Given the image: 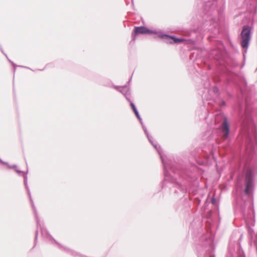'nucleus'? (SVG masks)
Here are the masks:
<instances>
[{
    "instance_id": "obj_1",
    "label": "nucleus",
    "mask_w": 257,
    "mask_h": 257,
    "mask_svg": "<svg viewBox=\"0 0 257 257\" xmlns=\"http://www.w3.org/2000/svg\"><path fill=\"white\" fill-rule=\"evenodd\" d=\"M25 185H26V188L28 189L29 199H30V202L31 203V205H32V208H33L34 213L35 214V218L37 220V227L38 228L39 227L40 228V229L41 230L42 235L44 237H45L47 238H49L50 239L53 240L58 245V246L60 248H63V249L64 251L68 252V253H70V254L74 255L75 256H80V255L78 253L76 252V251L72 250L69 248H68L66 247L63 246L61 244H60L59 242H58L54 238H53L52 236H51L50 235V234L49 233L48 231L43 226L41 225V224H40V220L38 219V214H37V212L36 211V207L34 205V202H33L32 197H31L30 189H29V188L27 186V177H26V176H25Z\"/></svg>"
},
{
    "instance_id": "obj_2",
    "label": "nucleus",
    "mask_w": 257,
    "mask_h": 257,
    "mask_svg": "<svg viewBox=\"0 0 257 257\" xmlns=\"http://www.w3.org/2000/svg\"><path fill=\"white\" fill-rule=\"evenodd\" d=\"M142 127L149 142L153 146L154 148L157 150V151L158 152L160 156V158L161 159L164 168V181H168L172 183H175L176 179V178H175L174 176H171L170 175V173L171 172H173L174 174H176V172L173 169L172 167L170 166L168 164H166L165 162V160L164 158H163L160 147L158 146V144L157 143L154 142V141H153V138L149 135L147 128L144 125H143Z\"/></svg>"
},
{
    "instance_id": "obj_3",
    "label": "nucleus",
    "mask_w": 257,
    "mask_h": 257,
    "mask_svg": "<svg viewBox=\"0 0 257 257\" xmlns=\"http://www.w3.org/2000/svg\"><path fill=\"white\" fill-rule=\"evenodd\" d=\"M251 35L250 27L247 25L244 26L240 33V44L242 48L244 49L243 52L244 57H245V53L249 46Z\"/></svg>"
},
{
    "instance_id": "obj_4",
    "label": "nucleus",
    "mask_w": 257,
    "mask_h": 257,
    "mask_svg": "<svg viewBox=\"0 0 257 257\" xmlns=\"http://www.w3.org/2000/svg\"><path fill=\"white\" fill-rule=\"evenodd\" d=\"M159 32L160 31L156 30H150L149 29L145 27H136L134 32L132 33L133 40L135 41L136 40V35L139 34H158L159 35Z\"/></svg>"
},
{
    "instance_id": "obj_5",
    "label": "nucleus",
    "mask_w": 257,
    "mask_h": 257,
    "mask_svg": "<svg viewBox=\"0 0 257 257\" xmlns=\"http://www.w3.org/2000/svg\"><path fill=\"white\" fill-rule=\"evenodd\" d=\"M253 172L251 170L247 171L245 177L246 186L245 189V193L247 195H249L250 190L253 186Z\"/></svg>"
},
{
    "instance_id": "obj_6",
    "label": "nucleus",
    "mask_w": 257,
    "mask_h": 257,
    "mask_svg": "<svg viewBox=\"0 0 257 257\" xmlns=\"http://www.w3.org/2000/svg\"><path fill=\"white\" fill-rule=\"evenodd\" d=\"M159 37L166 40L167 43L170 44H178L183 42L184 41H185V40L184 39L178 38L174 36H171L167 34H164L162 33V31H160L159 32Z\"/></svg>"
},
{
    "instance_id": "obj_7",
    "label": "nucleus",
    "mask_w": 257,
    "mask_h": 257,
    "mask_svg": "<svg viewBox=\"0 0 257 257\" xmlns=\"http://www.w3.org/2000/svg\"><path fill=\"white\" fill-rule=\"evenodd\" d=\"M114 88L122 93L125 96L128 101L131 102V92L130 88L127 86H114Z\"/></svg>"
},
{
    "instance_id": "obj_8",
    "label": "nucleus",
    "mask_w": 257,
    "mask_h": 257,
    "mask_svg": "<svg viewBox=\"0 0 257 257\" xmlns=\"http://www.w3.org/2000/svg\"><path fill=\"white\" fill-rule=\"evenodd\" d=\"M0 163H1L3 164L7 165L9 169H15V171L19 175H21V174H23V177H24V180H25V176H26V177H27V185H28V177H27V174H28V169L27 170L26 173H24L23 172H22V171L17 169V166L16 165H10L8 164V163H7L6 162L3 161L1 159H0ZM24 182H25V181H24ZM24 185H25V183H24ZM25 186H26V185H25ZM27 186H28V185H27ZM25 188L26 189L28 195H29L28 189L26 188V187H25ZM28 188L29 189V188Z\"/></svg>"
},
{
    "instance_id": "obj_9",
    "label": "nucleus",
    "mask_w": 257,
    "mask_h": 257,
    "mask_svg": "<svg viewBox=\"0 0 257 257\" xmlns=\"http://www.w3.org/2000/svg\"><path fill=\"white\" fill-rule=\"evenodd\" d=\"M221 129L222 132L224 133V138L225 139H227L229 133V126L226 117H224L223 121L221 125Z\"/></svg>"
},
{
    "instance_id": "obj_10",
    "label": "nucleus",
    "mask_w": 257,
    "mask_h": 257,
    "mask_svg": "<svg viewBox=\"0 0 257 257\" xmlns=\"http://www.w3.org/2000/svg\"><path fill=\"white\" fill-rule=\"evenodd\" d=\"M206 243L204 245L207 244L208 248L206 250L207 255L208 257H214V247L213 244L212 239L211 238H207L206 240Z\"/></svg>"
},
{
    "instance_id": "obj_11",
    "label": "nucleus",
    "mask_w": 257,
    "mask_h": 257,
    "mask_svg": "<svg viewBox=\"0 0 257 257\" xmlns=\"http://www.w3.org/2000/svg\"><path fill=\"white\" fill-rule=\"evenodd\" d=\"M216 8V5L215 4V2L214 1H209L205 5V10L206 11V14L208 15H212L211 12L215 11Z\"/></svg>"
},
{
    "instance_id": "obj_12",
    "label": "nucleus",
    "mask_w": 257,
    "mask_h": 257,
    "mask_svg": "<svg viewBox=\"0 0 257 257\" xmlns=\"http://www.w3.org/2000/svg\"><path fill=\"white\" fill-rule=\"evenodd\" d=\"M255 143V138H250L248 137L247 141V144L246 146L247 149H249L250 151H252L254 149V144Z\"/></svg>"
},
{
    "instance_id": "obj_13",
    "label": "nucleus",
    "mask_w": 257,
    "mask_h": 257,
    "mask_svg": "<svg viewBox=\"0 0 257 257\" xmlns=\"http://www.w3.org/2000/svg\"><path fill=\"white\" fill-rule=\"evenodd\" d=\"M130 105L132 108V109L133 110L134 113H135L136 116L137 117V118H140V114H139V113L135 105V104L132 102L131 101L130 102Z\"/></svg>"
},
{
    "instance_id": "obj_14",
    "label": "nucleus",
    "mask_w": 257,
    "mask_h": 257,
    "mask_svg": "<svg viewBox=\"0 0 257 257\" xmlns=\"http://www.w3.org/2000/svg\"><path fill=\"white\" fill-rule=\"evenodd\" d=\"M5 55L6 56L7 58H8V56L6 54H5ZM8 59L9 61L12 64V65L14 67V68H15V67H17V66L13 62H12L10 60H9V59ZM14 71H15V69H14Z\"/></svg>"
},
{
    "instance_id": "obj_15",
    "label": "nucleus",
    "mask_w": 257,
    "mask_h": 257,
    "mask_svg": "<svg viewBox=\"0 0 257 257\" xmlns=\"http://www.w3.org/2000/svg\"><path fill=\"white\" fill-rule=\"evenodd\" d=\"M38 231L37 230L35 233V240L36 241L37 239L38 238Z\"/></svg>"
},
{
    "instance_id": "obj_16",
    "label": "nucleus",
    "mask_w": 257,
    "mask_h": 257,
    "mask_svg": "<svg viewBox=\"0 0 257 257\" xmlns=\"http://www.w3.org/2000/svg\"><path fill=\"white\" fill-rule=\"evenodd\" d=\"M225 104H226L224 100H222L221 103L220 104V106H224V105H225Z\"/></svg>"
},
{
    "instance_id": "obj_17",
    "label": "nucleus",
    "mask_w": 257,
    "mask_h": 257,
    "mask_svg": "<svg viewBox=\"0 0 257 257\" xmlns=\"http://www.w3.org/2000/svg\"><path fill=\"white\" fill-rule=\"evenodd\" d=\"M138 118V119L139 120V121H140V123H141L142 125V126H143V125H143V121H142V118L141 117V116H140V118Z\"/></svg>"
},
{
    "instance_id": "obj_18",
    "label": "nucleus",
    "mask_w": 257,
    "mask_h": 257,
    "mask_svg": "<svg viewBox=\"0 0 257 257\" xmlns=\"http://www.w3.org/2000/svg\"><path fill=\"white\" fill-rule=\"evenodd\" d=\"M215 199L214 198H212V199H211V202H212V204H215Z\"/></svg>"
},
{
    "instance_id": "obj_19",
    "label": "nucleus",
    "mask_w": 257,
    "mask_h": 257,
    "mask_svg": "<svg viewBox=\"0 0 257 257\" xmlns=\"http://www.w3.org/2000/svg\"><path fill=\"white\" fill-rule=\"evenodd\" d=\"M214 92H218V88L217 87H214Z\"/></svg>"
},
{
    "instance_id": "obj_20",
    "label": "nucleus",
    "mask_w": 257,
    "mask_h": 257,
    "mask_svg": "<svg viewBox=\"0 0 257 257\" xmlns=\"http://www.w3.org/2000/svg\"><path fill=\"white\" fill-rule=\"evenodd\" d=\"M211 19H212L213 21H215L216 20V19H214V18H211Z\"/></svg>"
}]
</instances>
